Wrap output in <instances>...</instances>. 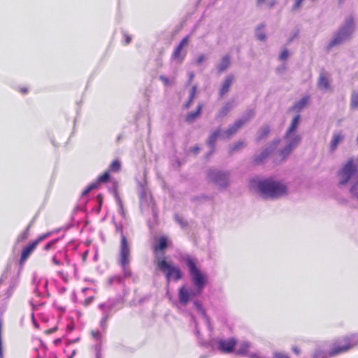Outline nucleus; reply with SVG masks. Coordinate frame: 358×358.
I'll list each match as a JSON object with an SVG mask.
<instances>
[{"instance_id":"obj_1","label":"nucleus","mask_w":358,"mask_h":358,"mask_svg":"<svg viewBox=\"0 0 358 358\" xmlns=\"http://www.w3.org/2000/svg\"><path fill=\"white\" fill-rule=\"evenodd\" d=\"M194 287L187 285L182 286L178 290V298L180 303L186 305L190 300L202 293L208 282V276L201 270L197 259L187 257L184 259Z\"/></svg>"},{"instance_id":"obj_2","label":"nucleus","mask_w":358,"mask_h":358,"mask_svg":"<svg viewBox=\"0 0 358 358\" xmlns=\"http://www.w3.org/2000/svg\"><path fill=\"white\" fill-rule=\"evenodd\" d=\"M300 123V115L294 114L290 125L288 127L283 139L274 142L262 153V158H265L276 150V154L280 162L284 161L300 143L301 137L297 133V128Z\"/></svg>"},{"instance_id":"obj_3","label":"nucleus","mask_w":358,"mask_h":358,"mask_svg":"<svg viewBox=\"0 0 358 358\" xmlns=\"http://www.w3.org/2000/svg\"><path fill=\"white\" fill-rule=\"evenodd\" d=\"M258 190L266 198L277 199L287 194V185L283 180L271 178L259 181Z\"/></svg>"},{"instance_id":"obj_4","label":"nucleus","mask_w":358,"mask_h":358,"mask_svg":"<svg viewBox=\"0 0 358 358\" xmlns=\"http://www.w3.org/2000/svg\"><path fill=\"white\" fill-rule=\"evenodd\" d=\"M338 182L341 185L347 184L351 186L350 192L357 198L358 192L355 187L358 185V165L355 160L349 159L338 173Z\"/></svg>"},{"instance_id":"obj_5","label":"nucleus","mask_w":358,"mask_h":358,"mask_svg":"<svg viewBox=\"0 0 358 358\" xmlns=\"http://www.w3.org/2000/svg\"><path fill=\"white\" fill-rule=\"evenodd\" d=\"M355 31V21L353 17H346L337 33L329 42V47H333L349 40Z\"/></svg>"},{"instance_id":"obj_6","label":"nucleus","mask_w":358,"mask_h":358,"mask_svg":"<svg viewBox=\"0 0 358 358\" xmlns=\"http://www.w3.org/2000/svg\"><path fill=\"white\" fill-rule=\"evenodd\" d=\"M157 267L165 275L167 282L178 281L182 278L180 268L166 257H158Z\"/></svg>"},{"instance_id":"obj_7","label":"nucleus","mask_w":358,"mask_h":358,"mask_svg":"<svg viewBox=\"0 0 358 358\" xmlns=\"http://www.w3.org/2000/svg\"><path fill=\"white\" fill-rule=\"evenodd\" d=\"M252 115V113H250V115L247 118L244 117L236 121L231 127H229L227 131H221L220 130L215 131L213 132L208 139V143L210 145H213V143L217 139H224L226 138H229L234 134H235L238 129H240Z\"/></svg>"},{"instance_id":"obj_8","label":"nucleus","mask_w":358,"mask_h":358,"mask_svg":"<svg viewBox=\"0 0 358 358\" xmlns=\"http://www.w3.org/2000/svg\"><path fill=\"white\" fill-rule=\"evenodd\" d=\"M317 89L322 93H329L333 91L331 76L327 73H321L317 83Z\"/></svg>"},{"instance_id":"obj_9","label":"nucleus","mask_w":358,"mask_h":358,"mask_svg":"<svg viewBox=\"0 0 358 358\" xmlns=\"http://www.w3.org/2000/svg\"><path fill=\"white\" fill-rule=\"evenodd\" d=\"M171 245V241L165 236H161L157 238L154 245V252L156 256V264L157 263L158 257H162L164 250Z\"/></svg>"},{"instance_id":"obj_10","label":"nucleus","mask_w":358,"mask_h":358,"mask_svg":"<svg viewBox=\"0 0 358 358\" xmlns=\"http://www.w3.org/2000/svg\"><path fill=\"white\" fill-rule=\"evenodd\" d=\"M209 177L220 187H225L229 182V174L226 172L213 171Z\"/></svg>"},{"instance_id":"obj_11","label":"nucleus","mask_w":358,"mask_h":358,"mask_svg":"<svg viewBox=\"0 0 358 358\" xmlns=\"http://www.w3.org/2000/svg\"><path fill=\"white\" fill-rule=\"evenodd\" d=\"M345 138V133L343 130H338L334 131L329 144L330 151L334 152L336 150L338 145L344 141Z\"/></svg>"},{"instance_id":"obj_12","label":"nucleus","mask_w":358,"mask_h":358,"mask_svg":"<svg viewBox=\"0 0 358 358\" xmlns=\"http://www.w3.org/2000/svg\"><path fill=\"white\" fill-rule=\"evenodd\" d=\"M188 43V38L185 37L180 42L179 45L176 48L173 53V59L177 62H181L185 57L186 50L185 48Z\"/></svg>"},{"instance_id":"obj_13","label":"nucleus","mask_w":358,"mask_h":358,"mask_svg":"<svg viewBox=\"0 0 358 358\" xmlns=\"http://www.w3.org/2000/svg\"><path fill=\"white\" fill-rule=\"evenodd\" d=\"M129 248L127 245V241L125 238L123 236L122 238L121 243V264L122 266H125L129 262Z\"/></svg>"},{"instance_id":"obj_14","label":"nucleus","mask_w":358,"mask_h":358,"mask_svg":"<svg viewBox=\"0 0 358 358\" xmlns=\"http://www.w3.org/2000/svg\"><path fill=\"white\" fill-rule=\"evenodd\" d=\"M235 345L236 341L234 338L222 340L219 343V348L222 352L229 353L234 350Z\"/></svg>"},{"instance_id":"obj_15","label":"nucleus","mask_w":358,"mask_h":358,"mask_svg":"<svg viewBox=\"0 0 358 358\" xmlns=\"http://www.w3.org/2000/svg\"><path fill=\"white\" fill-rule=\"evenodd\" d=\"M47 237V235H43L41 237H39L36 241L33 242L30 245H29L27 248L24 249L22 253V261H25L27 258L29 257V255L32 252V251L35 249L36 245L38 244L39 242L43 241L44 238Z\"/></svg>"},{"instance_id":"obj_16","label":"nucleus","mask_w":358,"mask_h":358,"mask_svg":"<svg viewBox=\"0 0 358 358\" xmlns=\"http://www.w3.org/2000/svg\"><path fill=\"white\" fill-rule=\"evenodd\" d=\"M352 340H353V341H350V342L348 341H345V343H348V345H342L334 347L332 352H331V354L336 355L338 353L345 352L348 350H349L350 348H352V346L357 345V343L354 341V338H352Z\"/></svg>"},{"instance_id":"obj_17","label":"nucleus","mask_w":358,"mask_h":358,"mask_svg":"<svg viewBox=\"0 0 358 358\" xmlns=\"http://www.w3.org/2000/svg\"><path fill=\"white\" fill-rule=\"evenodd\" d=\"M109 178V174L108 172H106L104 173L102 176H99V179H98V181L96 182H94V183H92L90 184L87 188L86 189L84 190L83 192V194H88L91 190L95 189L98 184L99 182H106L108 180Z\"/></svg>"},{"instance_id":"obj_18","label":"nucleus","mask_w":358,"mask_h":358,"mask_svg":"<svg viewBox=\"0 0 358 358\" xmlns=\"http://www.w3.org/2000/svg\"><path fill=\"white\" fill-rule=\"evenodd\" d=\"M308 100L309 98L308 96L301 98L300 100H299L294 103L291 111L299 113L307 105Z\"/></svg>"},{"instance_id":"obj_19","label":"nucleus","mask_w":358,"mask_h":358,"mask_svg":"<svg viewBox=\"0 0 358 358\" xmlns=\"http://www.w3.org/2000/svg\"><path fill=\"white\" fill-rule=\"evenodd\" d=\"M233 81H234V77L232 76H229L224 79V80L222 83L221 89H220V93L222 95H224V94H226L228 92Z\"/></svg>"},{"instance_id":"obj_20","label":"nucleus","mask_w":358,"mask_h":358,"mask_svg":"<svg viewBox=\"0 0 358 358\" xmlns=\"http://www.w3.org/2000/svg\"><path fill=\"white\" fill-rule=\"evenodd\" d=\"M350 106L352 109L358 108V90L355 91L352 95Z\"/></svg>"},{"instance_id":"obj_21","label":"nucleus","mask_w":358,"mask_h":358,"mask_svg":"<svg viewBox=\"0 0 358 358\" xmlns=\"http://www.w3.org/2000/svg\"><path fill=\"white\" fill-rule=\"evenodd\" d=\"M230 60L228 57H224L219 64L220 71H224L229 65Z\"/></svg>"},{"instance_id":"obj_22","label":"nucleus","mask_w":358,"mask_h":358,"mask_svg":"<svg viewBox=\"0 0 358 358\" xmlns=\"http://www.w3.org/2000/svg\"><path fill=\"white\" fill-rule=\"evenodd\" d=\"M290 56V52L287 49H282L279 54V59L281 61H285Z\"/></svg>"},{"instance_id":"obj_23","label":"nucleus","mask_w":358,"mask_h":358,"mask_svg":"<svg viewBox=\"0 0 358 358\" xmlns=\"http://www.w3.org/2000/svg\"><path fill=\"white\" fill-rule=\"evenodd\" d=\"M121 164L118 160L113 161L109 168L110 171H118L120 169Z\"/></svg>"},{"instance_id":"obj_24","label":"nucleus","mask_w":358,"mask_h":358,"mask_svg":"<svg viewBox=\"0 0 358 358\" xmlns=\"http://www.w3.org/2000/svg\"><path fill=\"white\" fill-rule=\"evenodd\" d=\"M256 36L257 38L260 41H264L266 39V34L263 28H258L256 31Z\"/></svg>"},{"instance_id":"obj_25","label":"nucleus","mask_w":358,"mask_h":358,"mask_svg":"<svg viewBox=\"0 0 358 358\" xmlns=\"http://www.w3.org/2000/svg\"><path fill=\"white\" fill-rule=\"evenodd\" d=\"M201 109V106H198L196 111L195 113H191L189 114V115L187 116L188 120L191 121V120H193L194 118H196L200 113Z\"/></svg>"},{"instance_id":"obj_26","label":"nucleus","mask_w":358,"mask_h":358,"mask_svg":"<svg viewBox=\"0 0 358 358\" xmlns=\"http://www.w3.org/2000/svg\"><path fill=\"white\" fill-rule=\"evenodd\" d=\"M195 94H196V88L195 87H193L192 90H191V92H190V94H189V101L186 103L185 105V107L186 108H189L194 96H195Z\"/></svg>"},{"instance_id":"obj_27","label":"nucleus","mask_w":358,"mask_h":358,"mask_svg":"<svg viewBox=\"0 0 358 358\" xmlns=\"http://www.w3.org/2000/svg\"><path fill=\"white\" fill-rule=\"evenodd\" d=\"M303 1H304V0H295L294 4V9L299 8L301 6Z\"/></svg>"},{"instance_id":"obj_28","label":"nucleus","mask_w":358,"mask_h":358,"mask_svg":"<svg viewBox=\"0 0 358 358\" xmlns=\"http://www.w3.org/2000/svg\"><path fill=\"white\" fill-rule=\"evenodd\" d=\"M194 306L196 307V308H197V310H199L201 314H203V310H202V308H201V306L199 304V303L196 301V302H194Z\"/></svg>"},{"instance_id":"obj_29","label":"nucleus","mask_w":358,"mask_h":358,"mask_svg":"<svg viewBox=\"0 0 358 358\" xmlns=\"http://www.w3.org/2000/svg\"><path fill=\"white\" fill-rule=\"evenodd\" d=\"M55 331H56V328L47 329V330L45 331V334H52V333L55 332Z\"/></svg>"},{"instance_id":"obj_30","label":"nucleus","mask_w":358,"mask_h":358,"mask_svg":"<svg viewBox=\"0 0 358 358\" xmlns=\"http://www.w3.org/2000/svg\"><path fill=\"white\" fill-rule=\"evenodd\" d=\"M262 131L266 134L268 132V127H264L262 129Z\"/></svg>"},{"instance_id":"obj_31","label":"nucleus","mask_w":358,"mask_h":358,"mask_svg":"<svg viewBox=\"0 0 358 358\" xmlns=\"http://www.w3.org/2000/svg\"><path fill=\"white\" fill-rule=\"evenodd\" d=\"M125 38H126V43H129L131 40L130 37L129 36L126 35Z\"/></svg>"},{"instance_id":"obj_32","label":"nucleus","mask_w":358,"mask_h":358,"mask_svg":"<svg viewBox=\"0 0 358 358\" xmlns=\"http://www.w3.org/2000/svg\"><path fill=\"white\" fill-rule=\"evenodd\" d=\"M265 1L266 0H257V3L259 5H262V4H263L264 3Z\"/></svg>"},{"instance_id":"obj_33","label":"nucleus","mask_w":358,"mask_h":358,"mask_svg":"<svg viewBox=\"0 0 358 358\" xmlns=\"http://www.w3.org/2000/svg\"><path fill=\"white\" fill-rule=\"evenodd\" d=\"M97 200L99 201V203H101V201H102V197H101V195H99V196H97Z\"/></svg>"},{"instance_id":"obj_34","label":"nucleus","mask_w":358,"mask_h":358,"mask_svg":"<svg viewBox=\"0 0 358 358\" xmlns=\"http://www.w3.org/2000/svg\"><path fill=\"white\" fill-rule=\"evenodd\" d=\"M293 351H294L296 354H299V350H298V349H297L296 348H293Z\"/></svg>"},{"instance_id":"obj_35","label":"nucleus","mask_w":358,"mask_h":358,"mask_svg":"<svg viewBox=\"0 0 358 358\" xmlns=\"http://www.w3.org/2000/svg\"><path fill=\"white\" fill-rule=\"evenodd\" d=\"M242 145H243V143H238V144L237 145V147L241 146Z\"/></svg>"},{"instance_id":"obj_36","label":"nucleus","mask_w":358,"mask_h":358,"mask_svg":"<svg viewBox=\"0 0 358 358\" xmlns=\"http://www.w3.org/2000/svg\"><path fill=\"white\" fill-rule=\"evenodd\" d=\"M27 238V234H24V235L22 236V238H23V239H24V238Z\"/></svg>"},{"instance_id":"obj_37","label":"nucleus","mask_w":358,"mask_h":358,"mask_svg":"<svg viewBox=\"0 0 358 358\" xmlns=\"http://www.w3.org/2000/svg\"><path fill=\"white\" fill-rule=\"evenodd\" d=\"M50 247V245H46V249H48Z\"/></svg>"},{"instance_id":"obj_38","label":"nucleus","mask_w":358,"mask_h":358,"mask_svg":"<svg viewBox=\"0 0 358 358\" xmlns=\"http://www.w3.org/2000/svg\"><path fill=\"white\" fill-rule=\"evenodd\" d=\"M357 198H358V194H357Z\"/></svg>"},{"instance_id":"obj_39","label":"nucleus","mask_w":358,"mask_h":358,"mask_svg":"<svg viewBox=\"0 0 358 358\" xmlns=\"http://www.w3.org/2000/svg\"><path fill=\"white\" fill-rule=\"evenodd\" d=\"M69 358H71V357H69Z\"/></svg>"}]
</instances>
